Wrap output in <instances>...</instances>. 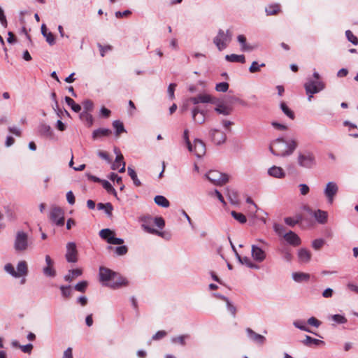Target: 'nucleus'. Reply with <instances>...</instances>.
Here are the masks:
<instances>
[{
    "label": "nucleus",
    "instance_id": "nucleus-51",
    "mask_svg": "<svg viewBox=\"0 0 358 358\" xmlns=\"http://www.w3.org/2000/svg\"><path fill=\"white\" fill-rule=\"evenodd\" d=\"M273 229L278 236H283L285 234V227L282 224L275 223L273 224Z\"/></svg>",
    "mask_w": 358,
    "mask_h": 358
},
{
    "label": "nucleus",
    "instance_id": "nucleus-17",
    "mask_svg": "<svg viewBox=\"0 0 358 358\" xmlns=\"http://www.w3.org/2000/svg\"><path fill=\"white\" fill-rule=\"evenodd\" d=\"M192 116L195 123L202 124L206 122V112L200 110L199 106H195L192 108Z\"/></svg>",
    "mask_w": 358,
    "mask_h": 358
},
{
    "label": "nucleus",
    "instance_id": "nucleus-21",
    "mask_svg": "<svg viewBox=\"0 0 358 358\" xmlns=\"http://www.w3.org/2000/svg\"><path fill=\"white\" fill-rule=\"evenodd\" d=\"M298 258L300 263L306 264L309 262L311 259V253L306 248H301L298 251Z\"/></svg>",
    "mask_w": 358,
    "mask_h": 358
},
{
    "label": "nucleus",
    "instance_id": "nucleus-47",
    "mask_svg": "<svg viewBox=\"0 0 358 358\" xmlns=\"http://www.w3.org/2000/svg\"><path fill=\"white\" fill-rule=\"evenodd\" d=\"M265 66V64L262 63L259 64L257 62L254 61L251 66L249 68V71L250 73H256L260 71V68Z\"/></svg>",
    "mask_w": 358,
    "mask_h": 358
},
{
    "label": "nucleus",
    "instance_id": "nucleus-60",
    "mask_svg": "<svg viewBox=\"0 0 358 358\" xmlns=\"http://www.w3.org/2000/svg\"><path fill=\"white\" fill-rule=\"evenodd\" d=\"M98 47L99 48V50H100V53H101V57H104L105 55V53L106 52L108 51V50H112V46L110 45H106V46H103L101 44H98Z\"/></svg>",
    "mask_w": 358,
    "mask_h": 358
},
{
    "label": "nucleus",
    "instance_id": "nucleus-24",
    "mask_svg": "<svg viewBox=\"0 0 358 358\" xmlns=\"http://www.w3.org/2000/svg\"><path fill=\"white\" fill-rule=\"evenodd\" d=\"M215 105L216 107L215 108V110L219 114H222L223 115H229L232 111L231 108L219 103L218 100L217 101V104Z\"/></svg>",
    "mask_w": 358,
    "mask_h": 358
},
{
    "label": "nucleus",
    "instance_id": "nucleus-38",
    "mask_svg": "<svg viewBox=\"0 0 358 358\" xmlns=\"http://www.w3.org/2000/svg\"><path fill=\"white\" fill-rule=\"evenodd\" d=\"M127 171H128L129 176L132 179L134 185L136 186V187L141 186V182L138 180L136 171L131 167H130V166L128 167Z\"/></svg>",
    "mask_w": 358,
    "mask_h": 358
},
{
    "label": "nucleus",
    "instance_id": "nucleus-62",
    "mask_svg": "<svg viewBox=\"0 0 358 358\" xmlns=\"http://www.w3.org/2000/svg\"><path fill=\"white\" fill-rule=\"evenodd\" d=\"M83 105L84 109L86 110L85 112L91 111L93 109V103L90 100L84 101L83 103Z\"/></svg>",
    "mask_w": 358,
    "mask_h": 358
},
{
    "label": "nucleus",
    "instance_id": "nucleus-12",
    "mask_svg": "<svg viewBox=\"0 0 358 358\" xmlns=\"http://www.w3.org/2000/svg\"><path fill=\"white\" fill-rule=\"evenodd\" d=\"M65 257L68 262L75 263L78 261V250L75 243L69 242L66 244Z\"/></svg>",
    "mask_w": 358,
    "mask_h": 358
},
{
    "label": "nucleus",
    "instance_id": "nucleus-19",
    "mask_svg": "<svg viewBox=\"0 0 358 358\" xmlns=\"http://www.w3.org/2000/svg\"><path fill=\"white\" fill-rule=\"evenodd\" d=\"M268 174L275 178L282 179L286 176L285 171L280 166H273L268 169Z\"/></svg>",
    "mask_w": 358,
    "mask_h": 358
},
{
    "label": "nucleus",
    "instance_id": "nucleus-22",
    "mask_svg": "<svg viewBox=\"0 0 358 358\" xmlns=\"http://www.w3.org/2000/svg\"><path fill=\"white\" fill-rule=\"evenodd\" d=\"M28 273V266L25 261H20L17 265L16 278L21 276H26Z\"/></svg>",
    "mask_w": 358,
    "mask_h": 358
},
{
    "label": "nucleus",
    "instance_id": "nucleus-18",
    "mask_svg": "<svg viewBox=\"0 0 358 358\" xmlns=\"http://www.w3.org/2000/svg\"><path fill=\"white\" fill-rule=\"evenodd\" d=\"M285 240L293 246H298L301 244V239L294 232L289 231L283 235Z\"/></svg>",
    "mask_w": 358,
    "mask_h": 358
},
{
    "label": "nucleus",
    "instance_id": "nucleus-35",
    "mask_svg": "<svg viewBox=\"0 0 358 358\" xmlns=\"http://www.w3.org/2000/svg\"><path fill=\"white\" fill-rule=\"evenodd\" d=\"M113 127L115 129V135L117 136L123 132H126L123 123L120 120L113 121Z\"/></svg>",
    "mask_w": 358,
    "mask_h": 358
},
{
    "label": "nucleus",
    "instance_id": "nucleus-41",
    "mask_svg": "<svg viewBox=\"0 0 358 358\" xmlns=\"http://www.w3.org/2000/svg\"><path fill=\"white\" fill-rule=\"evenodd\" d=\"M280 108L287 117H289L292 120L294 119V112L288 108L285 103L282 102L280 103Z\"/></svg>",
    "mask_w": 358,
    "mask_h": 358
},
{
    "label": "nucleus",
    "instance_id": "nucleus-63",
    "mask_svg": "<svg viewBox=\"0 0 358 358\" xmlns=\"http://www.w3.org/2000/svg\"><path fill=\"white\" fill-rule=\"evenodd\" d=\"M227 308L228 310L231 313L232 316L234 317L236 316V307L231 304L229 300H228L227 302Z\"/></svg>",
    "mask_w": 358,
    "mask_h": 358
},
{
    "label": "nucleus",
    "instance_id": "nucleus-55",
    "mask_svg": "<svg viewBox=\"0 0 358 358\" xmlns=\"http://www.w3.org/2000/svg\"><path fill=\"white\" fill-rule=\"evenodd\" d=\"M183 138L185 141V143L187 146L189 151H192L193 150L192 143H191V142L189 139V131L187 129H185L184 131Z\"/></svg>",
    "mask_w": 358,
    "mask_h": 358
},
{
    "label": "nucleus",
    "instance_id": "nucleus-56",
    "mask_svg": "<svg viewBox=\"0 0 358 358\" xmlns=\"http://www.w3.org/2000/svg\"><path fill=\"white\" fill-rule=\"evenodd\" d=\"M4 270L13 277L16 278V271L11 264H6L4 266Z\"/></svg>",
    "mask_w": 358,
    "mask_h": 358
},
{
    "label": "nucleus",
    "instance_id": "nucleus-15",
    "mask_svg": "<svg viewBox=\"0 0 358 358\" xmlns=\"http://www.w3.org/2000/svg\"><path fill=\"white\" fill-rule=\"evenodd\" d=\"M193 150L195 156L198 158L202 157L206 154V145L200 139H195L192 144Z\"/></svg>",
    "mask_w": 358,
    "mask_h": 358
},
{
    "label": "nucleus",
    "instance_id": "nucleus-33",
    "mask_svg": "<svg viewBox=\"0 0 358 358\" xmlns=\"http://www.w3.org/2000/svg\"><path fill=\"white\" fill-rule=\"evenodd\" d=\"M154 200L157 205L164 207V208H167L170 205L169 200L166 197H164V196H162V195L156 196L155 197Z\"/></svg>",
    "mask_w": 358,
    "mask_h": 358
},
{
    "label": "nucleus",
    "instance_id": "nucleus-26",
    "mask_svg": "<svg viewBox=\"0 0 358 358\" xmlns=\"http://www.w3.org/2000/svg\"><path fill=\"white\" fill-rule=\"evenodd\" d=\"M82 273L83 271L80 268L69 270L68 274L64 276V280L67 282H72L76 278L80 276Z\"/></svg>",
    "mask_w": 358,
    "mask_h": 358
},
{
    "label": "nucleus",
    "instance_id": "nucleus-23",
    "mask_svg": "<svg viewBox=\"0 0 358 358\" xmlns=\"http://www.w3.org/2000/svg\"><path fill=\"white\" fill-rule=\"evenodd\" d=\"M246 332L250 339H252V341H254L259 344H263L266 340V338L264 336L257 334L250 328H247Z\"/></svg>",
    "mask_w": 358,
    "mask_h": 358
},
{
    "label": "nucleus",
    "instance_id": "nucleus-1",
    "mask_svg": "<svg viewBox=\"0 0 358 358\" xmlns=\"http://www.w3.org/2000/svg\"><path fill=\"white\" fill-rule=\"evenodd\" d=\"M99 276L100 282L103 285L109 286L114 289L127 284V281L124 278L104 266H100Z\"/></svg>",
    "mask_w": 358,
    "mask_h": 358
},
{
    "label": "nucleus",
    "instance_id": "nucleus-48",
    "mask_svg": "<svg viewBox=\"0 0 358 358\" xmlns=\"http://www.w3.org/2000/svg\"><path fill=\"white\" fill-rule=\"evenodd\" d=\"M59 288L61 289L62 294L64 298H69L71 296L72 290H71V287L70 285H68V286L62 285V286H60Z\"/></svg>",
    "mask_w": 358,
    "mask_h": 358
},
{
    "label": "nucleus",
    "instance_id": "nucleus-16",
    "mask_svg": "<svg viewBox=\"0 0 358 358\" xmlns=\"http://www.w3.org/2000/svg\"><path fill=\"white\" fill-rule=\"evenodd\" d=\"M251 255L253 259L257 262H262L266 257L265 251L262 248L255 245H252L251 247Z\"/></svg>",
    "mask_w": 358,
    "mask_h": 358
},
{
    "label": "nucleus",
    "instance_id": "nucleus-44",
    "mask_svg": "<svg viewBox=\"0 0 358 358\" xmlns=\"http://www.w3.org/2000/svg\"><path fill=\"white\" fill-rule=\"evenodd\" d=\"M280 10V6L278 4L271 5L266 8V13L268 15H275Z\"/></svg>",
    "mask_w": 358,
    "mask_h": 358
},
{
    "label": "nucleus",
    "instance_id": "nucleus-59",
    "mask_svg": "<svg viewBox=\"0 0 358 358\" xmlns=\"http://www.w3.org/2000/svg\"><path fill=\"white\" fill-rule=\"evenodd\" d=\"M307 323L309 325H311V326L315 327L316 328H318L320 326V324H321V322L320 320H318L317 318H315V317H310L307 320Z\"/></svg>",
    "mask_w": 358,
    "mask_h": 358
},
{
    "label": "nucleus",
    "instance_id": "nucleus-43",
    "mask_svg": "<svg viewBox=\"0 0 358 358\" xmlns=\"http://www.w3.org/2000/svg\"><path fill=\"white\" fill-rule=\"evenodd\" d=\"M189 337V336L187 334L181 335V336H176V337H173L171 338V342L173 343H179L181 345H185V339L188 338Z\"/></svg>",
    "mask_w": 358,
    "mask_h": 358
},
{
    "label": "nucleus",
    "instance_id": "nucleus-39",
    "mask_svg": "<svg viewBox=\"0 0 358 358\" xmlns=\"http://www.w3.org/2000/svg\"><path fill=\"white\" fill-rule=\"evenodd\" d=\"M101 183L102 184L103 187L108 192L113 194L115 197H117V192L113 187L111 184L106 180H102Z\"/></svg>",
    "mask_w": 358,
    "mask_h": 358
},
{
    "label": "nucleus",
    "instance_id": "nucleus-10",
    "mask_svg": "<svg viewBox=\"0 0 358 358\" xmlns=\"http://www.w3.org/2000/svg\"><path fill=\"white\" fill-rule=\"evenodd\" d=\"M188 101L194 105L201 103L217 104V99L208 94H199L196 96L190 97Z\"/></svg>",
    "mask_w": 358,
    "mask_h": 358
},
{
    "label": "nucleus",
    "instance_id": "nucleus-3",
    "mask_svg": "<svg viewBox=\"0 0 358 358\" xmlns=\"http://www.w3.org/2000/svg\"><path fill=\"white\" fill-rule=\"evenodd\" d=\"M141 227L147 233L155 234L161 237L164 236V232L159 231L158 230L153 228L154 225L157 226L161 229L164 227L165 222L162 217H152L150 215L145 216L141 218Z\"/></svg>",
    "mask_w": 358,
    "mask_h": 358
},
{
    "label": "nucleus",
    "instance_id": "nucleus-53",
    "mask_svg": "<svg viewBox=\"0 0 358 358\" xmlns=\"http://www.w3.org/2000/svg\"><path fill=\"white\" fill-rule=\"evenodd\" d=\"M229 89V84L226 82L217 83L215 86V90L217 92H225Z\"/></svg>",
    "mask_w": 358,
    "mask_h": 358
},
{
    "label": "nucleus",
    "instance_id": "nucleus-9",
    "mask_svg": "<svg viewBox=\"0 0 358 358\" xmlns=\"http://www.w3.org/2000/svg\"><path fill=\"white\" fill-rule=\"evenodd\" d=\"M50 218L57 226H63L64 224V212L59 206L52 207Z\"/></svg>",
    "mask_w": 358,
    "mask_h": 358
},
{
    "label": "nucleus",
    "instance_id": "nucleus-34",
    "mask_svg": "<svg viewBox=\"0 0 358 358\" xmlns=\"http://www.w3.org/2000/svg\"><path fill=\"white\" fill-rule=\"evenodd\" d=\"M38 131L43 136L49 137L52 136V131L50 126L46 124H41L38 127Z\"/></svg>",
    "mask_w": 358,
    "mask_h": 358
},
{
    "label": "nucleus",
    "instance_id": "nucleus-8",
    "mask_svg": "<svg viewBox=\"0 0 358 358\" xmlns=\"http://www.w3.org/2000/svg\"><path fill=\"white\" fill-rule=\"evenodd\" d=\"M304 87L307 94H314L324 89L325 85L321 80H313L309 79L305 84Z\"/></svg>",
    "mask_w": 358,
    "mask_h": 358
},
{
    "label": "nucleus",
    "instance_id": "nucleus-57",
    "mask_svg": "<svg viewBox=\"0 0 358 358\" xmlns=\"http://www.w3.org/2000/svg\"><path fill=\"white\" fill-rule=\"evenodd\" d=\"M324 244V241L322 238L315 239L312 243V246L315 250L320 249Z\"/></svg>",
    "mask_w": 358,
    "mask_h": 358
},
{
    "label": "nucleus",
    "instance_id": "nucleus-2",
    "mask_svg": "<svg viewBox=\"0 0 358 358\" xmlns=\"http://www.w3.org/2000/svg\"><path fill=\"white\" fill-rule=\"evenodd\" d=\"M297 145V142L295 140L286 141L283 138H279L271 143L269 150L275 156L286 157L292 155Z\"/></svg>",
    "mask_w": 358,
    "mask_h": 358
},
{
    "label": "nucleus",
    "instance_id": "nucleus-13",
    "mask_svg": "<svg viewBox=\"0 0 358 358\" xmlns=\"http://www.w3.org/2000/svg\"><path fill=\"white\" fill-rule=\"evenodd\" d=\"M210 136L211 141L215 145H221L224 143L227 139L226 134L217 129H212L210 130Z\"/></svg>",
    "mask_w": 358,
    "mask_h": 358
},
{
    "label": "nucleus",
    "instance_id": "nucleus-20",
    "mask_svg": "<svg viewBox=\"0 0 358 358\" xmlns=\"http://www.w3.org/2000/svg\"><path fill=\"white\" fill-rule=\"evenodd\" d=\"M312 214L318 223L324 224L327 222L328 213L327 211L318 209L314 211Z\"/></svg>",
    "mask_w": 358,
    "mask_h": 358
},
{
    "label": "nucleus",
    "instance_id": "nucleus-7",
    "mask_svg": "<svg viewBox=\"0 0 358 358\" xmlns=\"http://www.w3.org/2000/svg\"><path fill=\"white\" fill-rule=\"evenodd\" d=\"M206 178L215 185H223L229 181V177L227 174L221 173L216 170L210 171L206 174Z\"/></svg>",
    "mask_w": 358,
    "mask_h": 358
},
{
    "label": "nucleus",
    "instance_id": "nucleus-58",
    "mask_svg": "<svg viewBox=\"0 0 358 358\" xmlns=\"http://www.w3.org/2000/svg\"><path fill=\"white\" fill-rule=\"evenodd\" d=\"M128 248L125 245L117 246L115 248V253L117 255H124L127 254Z\"/></svg>",
    "mask_w": 358,
    "mask_h": 358
},
{
    "label": "nucleus",
    "instance_id": "nucleus-46",
    "mask_svg": "<svg viewBox=\"0 0 358 358\" xmlns=\"http://www.w3.org/2000/svg\"><path fill=\"white\" fill-rule=\"evenodd\" d=\"M331 318L337 324H345L347 322V319L345 317V316L340 314L333 315L331 316Z\"/></svg>",
    "mask_w": 358,
    "mask_h": 358
},
{
    "label": "nucleus",
    "instance_id": "nucleus-40",
    "mask_svg": "<svg viewBox=\"0 0 358 358\" xmlns=\"http://www.w3.org/2000/svg\"><path fill=\"white\" fill-rule=\"evenodd\" d=\"M227 196L229 199L230 200L231 203L233 204L238 203V194L235 190L233 189H227Z\"/></svg>",
    "mask_w": 358,
    "mask_h": 358
},
{
    "label": "nucleus",
    "instance_id": "nucleus-54",
    "mask_svg": "<svg viewBox=\"0 0 358 358\" xmlns=\"http://www.w3.org/2000/svg\"><path fill=\"white\" fill-rule=\"evenodd\" d=\"M80 117L83 120H85L89 126H91L93 123V117L92 116L91 114H90L89 113L87 112H83L80 114Z\"/></svg>",
    "mask_w": 358,
    "mask_h": 358
},
{
    "label": "nucleus",
    "instance_id": "nucleus-5",
    "mask_svg": "<svg viewBox=\"0 0 358 358\" xmlns=\"http://www.w3.org/2000/svg\"><path fill=\"white\" fill-rule=\"evenodd\" d=\"M13 247L16 252H24L28 249L29 239L26 232L18 231L16 233Z\"/></svg>",
    "mask_w": 358,
    "mask_h": 358
},
{
    "label": "nucleus",
    "instance_id": "nucleus-52",
    "mask_svg": "<svg viewBox=\"0 0 358 358\" xmlns=\"http://www.w3.org/2000/svg\"><path fill=\"white\" fill-rule=\"evenodd\" d=\"M301 220V216H298L297 217V219L294 220V218L292 217H285V222L289 225V226H291V227H294V225H296L297 223L299 222V221Z\"/></svg>",
    "mask_w": 358,
    "mask_h": 358
},
{
    "label": "nucleus",
    "instance_id": "nucleus-6",
    "mask_svg": "<svg viewBox=\"0 0 358 358\" xmlns=\"http://www.w3.org/2000/svg\"><path fill=\"white\" fill-rule=\"evenodd\" d=\"M297 162L299 166L306 169H311L316 164L315 157L310 152H299Z\"/></svg>",
    "mask_w": 358,
    "mask_h": 358
},
{
    "label": "nucleus",
    "instance_id": "nucleus-30",
    "mask_svg": "<svg viewBox=\"0 0 358 358\" xmlns=\"http://www.w3.org/2000/svg\"><path fill=\"white\" fill-rule=\"evenodd\" d=\"M97 208L99 210H103L105 211V213H106V215H108V217H112V215H113L112 212L113 210V207L110 203H99L97 204Z\"/></svg>",
    "mask_w": 358,
    "mask_h": 358
},
{
    "label": "nucleus",
    "instance_id": "nucleus-61",
    "mask_svg": "<svg viewBox=\"0 0 358 358\" xmlns=\"http://www.w3.org/2000/svg\"><path fill=\"white\" fill-rule=\"evenodd\" d=\"M176 87V84H175V83H171L168 87L167 92H168V94H169L171 99H173L175 97L174 91H175Z\"/></svg>",
    "mask_w": 358,
    "mask_h": 358
},
{
    "label": "nucleus",
    "instance_id": "nucleus-50",
    "mask_svg": "<svg viewBox=\"0 0 358 358\" xmlns=\"http://www.w3.org/2000/svg\"><path fill=\"white\" fill-rule=\"evenodd\" d=\"M87 285H88L87 282L85 280H83V281L78 282L75 285V289L78 292H85L87 289Z\"/></svg>",
    "mask_w": 358,
    "mask_h": 358
},
{
    "label": "nucleus",
    "instance_id": "nucleus-28",
    "mask_svg": "<svg viewBox=\"0 0 358 358\" xmlns=\"http://www.w3.org/2000/svg\"><path fill=\"white\" fill-rule=\"evenodd\" d=\"M111 134V130L106 128L96 129L92 133L93 139H97L103 136H108Z\"/></svg>",
    "mask_w": 358,
    "mask_h": 358
},
{
    "label": "nucleus",
    "instance_id": "nucleus-64",
    "mask_svg": "<svg viewBox=\"0 0 358 358\" xmlns=\"http://www.w3.org/2000/svg\"><path fill=\"white\" fill-rule=\"evenodd\" d=\"M300 189V193L301 195H306L310 191L309 187L306 184H300L299 185Z\"/></svg>",
    "mask_w": 358,
    "mask_h": 358
},
{
    "label": "nucleus",
    "instance_id": "nucleus-49",
    "mask_svg": "<svg viewBox=\"0 0 358 358\" xmlns=\"http://www.w3.org/2000/svg\"><path fill=\"white\" fill-rule=\"evenodd\" d=\"M345 36L348 40L351 42L354 45L358 44V38L355 36L353 33L350 30H347L345 31Z\"/></svg>",
    "mask_w": 358,
    "mask_h": 358
},
{
    "label": "nucleus",
    "instance_id": "nucleus-36",
    "mask_svg": "<svg viewBox=\"0 0 358 358\" xmlns=\"http://www.w3.org/2000/svg\"><path fill=\"white\" fill-rule=\"evenodd\" d=\"M115 234L114 231L110 229H103L99 231V236L101 238L106 240L108 243L110 238Z\"/></svg>",
    "mask_w": 358,
    "mask_h": 358
},
{
    "label": "nucleus",
    "instance_id": "nucleus-14",
    "mask_svg": "<svg viewBox=\"0 0 358 358\" xmlns=\"http://www.w3.org/2000/svg\"><path fill=\"white\" fill-rule=\"evenodd\" d=\"M46 266L43 268V273L46 277L54 278L56 275V271L54 268V262L49 255L45 257Z\"/></svg>",
    "mask_w": 358,
    "mask_h": 358
},
{
    "label": "nucleus",
    "instance_id": "nucleus-4",
    "mask_svg": "<svg viewBox=\"0 0 358 358\" xmlns=\"http://www.w3.org/2000/svg\"><path fill=\"white\" fill-rule=\"evenodd\" d=\"M232 38V33L227 30L224 32L222 29H219L217 36L213 39V43L220 51L225 49L229 44Z\"/></svg>",
    "mask_w": 358,
    "mask_h": 358
},
{
    "label": "nucleus",
    "instance_id": "nucleus-29",
    "mask_svg": "<svg viewBox=\"0 0 358 358\" xmlns=\"http://www.w3.org/2000/svg\"><path fill=\"white\" fill-rule=\"evenodd\" d=\"M225 59L230 62H238L241 64H244L245 62V58L243 55H227L225 56Z\"/></svg>",
    "mask_w": 358,
    "mask_h": 358
},
{
    "label": "nucleus",
    "instance_id": "nucleus-25",
    "mask_svg": "<svg viewBox=\"0 0 358 358\" xmlns=\"http://www.w3.org/2000/svg\"><path fill=\"white\" fill-rule=\"evenodd\" d=\"M41 34L45 38V40L49 45H52L55 43L54 35L51 32L47 31L46 26L44 24L41 25Z\"/></svg>",
    "mask_w": 358,
    "mask_h": 358
},
{
    "label": "nucleus",
    "instance_id": "nucleus-11",
    "mask_svg": "<svg viewBox=\"0 0 358 358\" xmlns=\"http://www.w3.org/2000/svg\"><path fill=\"white\" fill-rule=\"evenodd\" d=\"M338 192V187L335 182H329L324 189V194L327 199L328 203L332 204L335 196Z\"/></svg>",
    "mask_w": 358,
    "mask_h": 358
},
{
    "label": "nucleus",
    "instance_id": "nucleus-27",
    "mask_svg": "<svg viewBox=\"0 0 358 358\" xmlns=\"http://www.w3.org/2000/svg\"><path fill=\"white\" fill-rule=\"evenodd\" d=\"M236 257L242 264L246 265L248 268L259 269V266L256 264L253 263L252 260L248 257H241L238 253H236Z\"/></svg>",
    "mask_w": 358,
    "mask_h": 358
},
{
    "label": "nucleus",
    "instance_id": "nucleus-32",
    "mask_svg": "<svg viewBox=\"0 0 358 358\" xmlns=\"http://www.w3.org/2000/svg\"><path fill=\"white\" fill-rule=\"evenodd\" d=\"M302 343L306 346H311L313 345H319L324 343V342L321 340L313 338L310 336L306 335L305 339L302 341Z\"/></svg>",
    "mask_w": 358,
    "mask_h": 358
},
{
    "label": "nucleus",
    "instance_id": "nucleus-37",
    "mask_svg": "<svg viewBox=\"0 0 358 358\" xmlns=\"http://www.w3.org/2000/svg\"><path fill=\"white\" fill-rule=\"evenodd\" d=\"M65 101L67 103V105L69 106L74 112L78 113L81 110V106L79 104L76 103L73 99L69 96H66Z\"/></svg>",
    "mask_w": 358,
    "mask_h": 358
},
{
    "label": "nucleus",
    "instance_id": "nucleus-45",
    "mask_svg": "<svg viewBox=\"0 0 358 358\" xmlns=\"http://www.w3.org/2000/svg\"><path fill=\"white\" fill-rule=\"evenodd\" d=\"M280 254L282 255V257L287 262H290L292 259V255L289 250L288 248H284L279 250Z\"/></svg>",
    "mask_w": 358,
    "mask_h": 358
},
{
    "label": "nucleus",
    "instance_id": "nucleus-31",
    "mask_svg": "<svg viewBox=\"0 0 358 358\" xmlns=\"http://www.w3.org/2000/svg\"><path fill=\"white\" fill-rule=\"evenodd\" d=\"M292 278L297 282L303 281H308L310 278V275L306 273L295 272L292 273Z\"/></svg>",
    "mask_w": 358,
    "mask_h": 358
},
{
    "label": "nucleus",
    "instance_id": "nucleus-42",
    "mask_svg": "<svg viewBox=\"0 0 358 358\" xmlns=\"http://www.w3.org/2000/svg\"><path fill=\"white\" fill-rule=\"evenodd\" d=\"M231 216L238 222L241 224L245 223L247 221L246 217L241 213H237L236 211H231Z\"/></svg>",
    "mask_w": 358,
    "mask_h": 358
}]
</instances>
